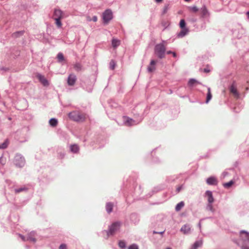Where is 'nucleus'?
Segmentation results:
<instances>
[{"label":"nucleus","mask_w":249,"mask_h":249,"mask_svg":"<svg viewBox=\"0 0 249 249\" xmlns=\"http://www.w3.org/2000/svg\"><path fill=\"white\" fill-rule=\"evenodd\" d=\"M70 118L76 122H83L86 119V114L78 112L73 111L69 114Z\"/></svg>","instance_id":"nucleus-1"},{"label":"nucleus","mask_w":249,"mask_h":249,"mask_svg":"<svg viewBox=\"0 0 249 249\" xmlns=\"http://www.w3.org/2000/svg\"><path fill=\"white\" fill-rule=\"evenodd\" d=\"M165 45L163 43H160L156 45L155 52L160 58H162L165 56Z\"/></svg>","instance_id":"nucleus-2"},{"label":"nucleus","mask_w":249,"mask_h":249,"mask_svg":"<svg viewBox=\"0 0 249 249\" xmlns=\"http://www.w3.org/2000/svg\"><path fill=\"white\" fill-rule=\"evenodd\" d=\"M102 18L104 24H107L113 18V14L110 9H107L102 15Z\"/></svg>","instance_id":"nucleus-3"},{"label":"nucleus","mask_w":249,"mask_h":249,"mask_svg":"<svg viewBox=\"0 0 249 249\" xmlns=\"http://www.w3.org/2000/svg\"><path fill=\"white\" fill-rule=\"evenodd\" d=\"M121 224L120 222H117L113 223L109 227L108 231H107V236L109 235H113L119 229Z\"/></svg>","instance_id":"nucleus-4"},{"label":"nucleus","mask_w":249,"mask_h":249,"mask_svg":"<svg viewBox=\"0 0 249 249\" xmlns=\"http://www.w3.org/2000/svg\"><path fill=\"white\" fill-rule=\"evenodd\" d=\"M15 164L19 167H22L25 163L24 158L20 155H17L15 157Z\"/></svg>","instance_id":"nucleus-5"},{"label":"nucleus","mask_w":249,"mask_h":249,"mask_svg":"<svg viewBox=\"0 0 249 249\" xmlns=\"http://www.w3.org/2000/svg\"><path fill=\"white\" fill-rule=\"evenodd\" d=\"M76 81V77L74 74H71L68 78V84L69 86H73Z\"/></svg>","instance_id":"nucleus-6"},{"label":"nucleus","mask_w":249,"mask_h":249,"mask_svg":"<svg viewBox=\"0 0 249 249\" xmlns=\"http://www.w3.org/2000/svg\"><path fill=\"white\" fill-rule=\"evenodd\" d=\"M230 91L236 98L239 97V93L237 90L236 86L233 83L230 88Z\"/></svg>","instance_id":"nucleus-7"},{"label":"nucleus","mask_w":249,"mask_h":249,"mask_svg":"<svg viewBox=\"0 0 249 249\" xmlns=\"http://www.w3.org/2000/svg\"><path fill=\"white\" fill-rule=\"evenodd\" d=\"M37 77L38 79L39 80V81L44 86H48L49 85V83L48 81V80L45 78V77L41 75V74H37Z\"/></svg>","instance_id":"nucleus-8"},{"label":"nucleus","mask_w":249,"mask_h":249,"mask_svg":"<svg viewBox=\"0 0 249 249\" xmlns=\"http://www.w3.org/2000/svg\"><path fill=\"white\" fill-rule=\"evenodd\" d=\"M63 18V12L59 9H55L53 15V19L62 18Z\"/></svg>","instance_id":"nucleus-9"},{"label":"nucleus","mask_w":249,"mask_h":249,"mask_svg":"<svg viewBox=\"0 0 249 249\" xmlns=\"http://www.w3.org/2000/svg\"><path fill=\"white\" fill-rule=\"evenodd\" d=\"M207 183L209 185H215L217 184V179L214 177H211L207 178L206 180Z\"/></svg>","instance_id":"nucleus-10"},{"label":"nucleus","mask_w":249,"mask_h":249,"mask_svg":"<svg viewBox=\"0 0 249 249\" xmlns=\"http://www.w3.org/2000/svg\"><path fill=\"white\" fill-rule=\"evenodd\" d=\"M180 231L184 234H188L191 231V227L189 225L185 224L181 228Z\"/></svg>","instance_id":"nucleus-11"},{"label":"nucleus","mask_w":249,"mask_h":249,"mask_svg":"<svg viewBox=\"0 0 249 249\" xmlns=\"http://www.w3.org/2000/svg\"><path fill=\"white\" fill-rule=\"evenodd\" d=\"M241 238L245 241L249 242V233L245 231L240 232Z\"/></svg>","instance_id":"nucleus-12"},{"label":"nucleus","mask_w":249,"mask_h":249,"mask_svg":"<svg viewBox=\"0 0 249 249\" xmlns=\"http://www.w3.org/2000/svg\"><path fill=\"white\" fill-rule=\"evenodd\" d=\"M200 13L202 17L203 18L208 17L210 15L209 11L205 6H203L201 8Z\"/></svg>","instance_id":"nucleus-13"},{"label":"nucleus","mask_w":249,"mask_h":249,"mask_svg":"<svg viewBox=\"0 0 249 249\" xmlns=\"http://www.w3.org/2000/svg\"><path fill=\"white\" fill-rule=\"evenodd\" d=\"M157 62L154 60H152L150 66L148 67V71L150 72L154 71L156 70L155 65Z\"/></svg>","instance_id":"nucleus-14"},{"label":"nucleus","mask_w":249,"mask_h":249,"mask_svg":"<svg viewBox=\"0 0 249 249\" xmlns=\"http://www.w3.org/2000/svg\"><path fill=\"white\" fill-rule=\"evenodd\" d=\"M205 195L208 197V201L209 203H212L214 201V198L213 196V194L211 191H207L206 192Z\"/></svg>","instance_id":"nucleus-15"},{"label":"nucleus","mask_w":249,"mask_h":249,"mask_svg":"<svg viewBox=\"0 0 249 249\" xmlns=\"http://www.w3.org/2000/svg\"><path fill=\"white\" fill-rule=\"evenodd\" d=\"M123 119L124 124L127 126L132 125L134 123V121L132 119L125 116L123 117Z\"/></svg>","instance_id":"nucleus-16"},{"label":"nucleus","mask_w":249,"mask_h":249,"mask_svg":"<svg viewBox=\"0 0 249 249\" xmlns=\"http://www.w3.org/2000/svg\"><path fill=\"white\" fill-rule=\"evenodd\" d=\"M189 32L188 28H181V31L178 34V37H182L187 34Z\"/></svg>","instance_id":"nucleus-17"},{"label":"nucleus","mask_w":249,"mask_h":249,"mask_svg":"<svg viewBox=\"0 0 249 249\" xmlns=\"http://www.w3.org/2000/svg\"><path fill=\"white\" fill-rule=\"evenodd\" d=\"M203 242L202 240L196 241L190 249H197L198 248L201 247Z\"/></svg>","instance_id":"nucleus-18"},{"label":"nucleus","mask_w":249,"mask_h":249,"mask_svg":"<svg viewBox=\"0 0 249 249\" xmlns=\"http://www.w3.org/2000/svg\"><path fill=\"white\" fill-rule=\"evenodd\" d=\"M71 151L74 153H78L79 150V147L77 144H72L70 146Z\"/></svg>","instance_id":"nucleus-19"},{"label":"nucleus","mask_w":249,"mask_h":249,"mask_svg":"<svg viewBox=\"0 0 249 249\" xmlns=\"http://www.w3.org/2000/svg\"><path fill=\"white\" fill-rule=\"evenodd\" d=\"M120 45V40L116 38H113L112 40V46L114 48H116L117 47Z\"/></svg>","instance_id":"nucleus-20"},{"label":"nucleus","mask_w":249,"mask_h":249,"mask_svg":"<svg viewBox=\"0 0 249 249\" xmlns=\"http://www.w3.org/2000/svg\"><path fill=\"white\" fill-rule=\"evenodd\" d=\"M113 205L112 203L109 202L106 204V210L108 213H110L112 211Z\"/></svg>","instance_id":"nucleus-21"},{"label":"nucleus","mask_w":249,"mask_h":249,"mask_svg":"<svg viewBox=\"0 0 249 249\" xmlns=\"http://www.w3.org/2000/svg\"><path fill=\"white\" fill-rule=\"evenodd\" d=\"M212 94L211 93V89L210 88H208L206 103H208L211 100V99H212Z\"/></svg>","instance_id":"nucleus-22"},{"label":"nucleus","mask_w":249,"mask_h":249,"mask_svg":"<svg viewBox=\"0 0 249 249\" xmlns=\"http://www.w3.org/2000/svg\"><path fill=\"white\" fill-rule=\"evenodd\" d=\"M200 84V83L195 79H191L188 82V85L190 87H193L195 84Z\"/></svg>","instance_id":"nucleus-23"},{"label":"nucleus","mask_w":249,"mask_h":249,"mask_svg":"<svg viewBox=\"0 0 249 249\" xmlns=\"http://www.w3.org/2000/svg\"><path fill=\"white\" fill-rule=\"evenodd\" d=\"M184 206V203L181 201L178 203L176 207V210L177 211H179Z\"/></svg>","instance_id":"nucleus-24"},{"label":"nucleus","mask_w":249,"mask_h":249,"mask_svg":"<svg viewBox=\"0 0 249 249\" xmlns=\"http://www.w3.org/2000/svg\"><path fill=\"white\" fill-rule=\"evenodd\" d=\"M49 123L51 126L54 127L57 125L58 122L56 119L52 118L50 120Z\"/></svg>","instance_id":"nucleus-25"},{"label":"nucleus","mask_w":249,"mask_h":249,"mask_svg":"<svg viewBox=\"0 0 249 249\" xmlns=\"http://www.w3.org/2000/svg\"><path fill=\"white\" fill-rule=\"evenodd\" d=\"M74 69L76 71H80L82 69V65L79 63H76L73 65Z\"/></svg>","instance_id":"nucleus-26"},{"label":"nucleus","mask_w":249,"mask_h":249,"mask_svg":"<svg viewBox=\"0 0 249 249\" xmlns=\"http://www.w3.org/2000/svg\"><path fill=\"white\" fill-rule=\"evenodd\" d=\"M9 144V141L6 140L2 144H0V149H5L7 148Z\"/></svg>","instance_id":"nucleus-27"},{"label":"nucleus","mask_w":249,"mask_h":249,"mask_svg":"<svg viewBox=\"0 0 249 249\" xmlns=\"http://www.w3.org/2000/svg\"><path fill=\"white\" fill-rule=\"evenodd\" d=\"M234 182L233 180H231L228 182L224 183L223 186L226 188H229L234 184Z\"/></svg>","instance_id":"nucleus-28"},{"label":"nucleus","mask_w":249,"mask_h":249,"mask_svg":"<svg viewBox=\"0 0 249 249\" xmlns=\"http://www.w3.org/2000/svg\"><path fill=\"white\" fill-rule=\"evenodd\" d=\"M28 189L25 187H21L20 188L16 189L15 190L16 193H19L21 192L27 191Z\"/></svg>","instance_id":"nucleus-29"},{"label":"nucleus","mask_w":249,"mask_h":249,"mask_svg":"<svg viewBox=\"0 0 249 249\" xmlns=\"http://www.w3.org/2000/svg\"><path fill=\"white\" fill-rule=\"evenodd\" d=\"M189 10L190 12H193V13H196L198 11V9L196 6H191L189 7Z\"/></svg>","instance_id":"nucleus-30"},{"label":"nucleus","mask_w":249,"mask_h":249,"mask_svg":"<svg viewBox=\"0 0 249 249\" xmlns=\"http://www.w3.org/2000/svg\"><path fill=\"white\" fill-rule=\"evenodd\" d=\"M57 58L59 62L62 61L64 60L63 54L61 53H58Z\"/></svg>","instance_id":"nucleus-31"},{"label":"nucleus","mask_w":249,"mask_h":249,"mask_svg":"<svg viewBox=\"0 0 249 249\" xmlns=\"http://www.w3.org/2000/svg\"><path fill=\"white\" fill-rule=\"evenodd\" d=\"M32 234L34 236V233H30L28 235V236L27 237V240H30V241H32L33 242H35L36 241V239H35V238L32 237L31 236V235H32Z\"/></svg>","instance_id":"nucleus-32"},{"label":"nucleus","mask_w":249,"mask_h":249,"mask_svg":"<svg viewBox=\"0 0 249 249\" xmlns=\"http://www.w3.org/2000/svg\"><path fill=\"white\" fill-rule=\"evenodd\" d=\"M61 18H56L54 19L55 20V24L58 28H60L62 26V23L60 21Z\"/></svg>","instance_id":"nucleus-33"},{"label":"nucleus","mask_w":249,"mask_h":249,"mask_svg":"<svg viewBox=\"0 0 249 249\" xmlns=\"http://www.w3.org/2000/svg\"><path fill=\"white\" fill-rule=\"evenodd\" d=\"M185 22L184 19H181L179 23V26L181 28H186L185 27Z\"/></svg>","instance_id":"nucleus-34"},{"label":"nucleus","mask_w":249,"mask_h":249,"mask_svg":"<svg viewBox=\"0 0 249 249\" xmlns=\"http://www.w3.org/2000/svg\"><path fill=\"white\" fill-rule=\"evenodd\" d=\"M119 246L122 249H124L125 247V243L124 241H120L119 242Z\"/></svg>","instance_id":"nucleus-35"},{"label":"nucleus","mask_w":249,"mask_h":249,"mask_svg":"<svg viewBox=\"0 0 249 249\" xmlns=\"http://www.w3.org/2000/svg\"><path fill=\"white\" fill-rule=\"evenodd\" d=\"M115 66V63L114 61L111 60L110 62V67L112 70H113Z\"/></svg>","instance_id":"nucleus-36"},{"label":"nucleus","mask_w":249,"mask_h":249,"mask_svg":"<svg viewBox=\"0 0 249 249\" xmlns=\"http://www.w3.org/2000/svg\"><path fill=\"white\" fill-rule=\"evenodd\" d=\"M128 249H138V247L136 245L133 244L129 247Z\"/></svg>","instance_id":"nucleus-37"},{"label":"nucleus","mask_w":249,"mask_h":249,"mask_svg":"<svg viewBox=\"0 0 249 249\" xmlns=\"http://www.w3.org/2000/svg\"><path fill=\"white\" fill-rule=\"evenodd\" d=\"M59 249H67V245L66 244H62L59 246Z\"/></svg>","instance_id":"nucleus-38"},{"label":"nucleus","mask_w":249,"mask_h":249,"mask_svg":"<svg viewBox=\"0 0 249 249\" xmlns=\"http://www.w3.org/2000/svg\"><path fill=\"white\" fill-rule=\"evenodd\" d=\"M207 208L210 211H213V207L212 203H209L207 206Z\"/></svg>","instance_id":"nucleus-39"},{"label":"nucleus","mask_w":249,"mask_h":249,"mask_svg":"<svg viewBox=\"0 0 249 249\" xmlns=\"http://www.w3.org/2000/svg\"><path fill=\"white\" fill-rule=\"evenodd\" d=\"M168 6H165L164 8L163 14H165L167 12V11H168Z\"/></svg>","instance_id":"nucleus-40"},{"label":"nucleus","mask_w":249,"mask_h":249,"mask_svg":"<svg viewBox=\"0 0 249 249\" xmlns=\"http://www.w3.org/2000/svg\"><path fill=\"white\" fill-rule=\"evenodd\" d=\"M203 71L206 73H208L210 71V70L208 68H206L204 69Z\"/></svg>","instance_id":"nucleus-41"},{"label":"nucleus","mask_w":249,"mask_h":249,"mask_svg":"<svg viewBox=\"0 0 249 249\" xmlns=\"http://www.w3.org/2000/svg\"><path fill=\"white\" fill-rule=\"evenodd\" d=\"M97 17L96 16H94L92 18V20L94 22H96L97 21Z\"/></svg>","instance_id":"nucleus-42"},{"label":"nucleus","mask_w":249,"mask_h":249,"mask_svg":"<svg viewBox=\"0 0 249 249\" xmlns=\"http://www.w3.org/2000/svg\"><path fill=\"white\" fill-rule=\"evenodd\" d=\"M241 249H249V247L247 246H243L241 247Z\"/></svg>","instance_id":"nucleus-43"},{"label":"nucleus","mask_w":249,"mask_h":249,"mask_svg":"<svg viewBox=\"0 0 249 249\" xmlns=\"http://www.w3.org/2000/svg\"><path fill=\"white\" fill-rule=\"evenodd\" d=\"M20 237L21 238V239L23 240V241H25V239L24 238V236H22V235H20Z\"/></svg>","instance_id":"nucleus-44"},{"label":"nucleus","mask_w":249,"mask_h":249,"mask_svg":"<svg viewBox=\"0 0 249 249\" xmlns=\"http://www.w3.org/2000/svg\"><path fill=\"white\" fill-rule=\"evenodd\" d=\"M172 54L174 57H176L177 56V54L173 52Z\"/></svg>","instance_id":"nucleus-45"},{"label":"nucleus","mask_w":249,"mask_h":249,"mask_svg":"<svg viewBox=\"0 0 249 249\" xmlns=\"http://www.w3.org/2000/svg\"><path fill=\"white\" fill-rule=\"evenodd\" d=\"M173 53V52H171V51H168V52H167V54H171V53Z\"/></svg>","instance_id":"nucleus-46"},{"label":"nucleus","mask_w":249,"mask_h":249,"mask_svg":"<svg viewBox=\"0 0 249 249\" xmlns=\"http://www.w3.org/2000/svg\"><path fill=\"white\" fill-rule=\"evenodd\" d=\"M156 0V1L157 2H161L163 0Z\"/></svg>","instance_id":"nucleus-47"},{"label":"nucleus","mask_w":249,"mask_h":249,"mask_svg":"<svg viewBox=\"0 0 249 249\" xmlns=\"http://www.w3.org/2000/svg\"><path fill=\"white\" fill-rule=\"evenodd\" d=\"M247 15L248 16V17H249V12H248L247 13Z\"/></svg>","instance_id":"nucleus-48"},{"label":"nucleus","mask_w":249,"mask_h":249,"mask_svg":"<svg viewBox=\"0 0 249 249\" xmlns=\"http://www.w3.org/2000/svg\"><path fill=\"white\" fill-rule=\"evenodd\" d=\"M185 0V1H189L190 0Z\"/></svg>","instance_id":"nucleus-49"},{"label":"nucleus","mask_w":249,"mask_h":249,"mask_svg":"<svg viewBox=\"0 0 249 249\" xmlns=\"http://www.w3.org/2000/svg\"><path fill=\"white\" fill-rule=\"evenodd\" d=\"M166 249H171V248H167Z\"/></svg>","instance_id":"nucleus-50"},{"label":"nucleus","mask_w":249,"mask_h":249,"mask_svg":"<svg viewBox=\"0 0 249 249\" xmlns=\"http://www.w3.org/2000/svg\"><path fill=\"white\" fill-rule=\"evenodd\" d=\"M163 232H164V231H162V232H160V233L162 234Z\"/></svg>","instance_id":"nucleus-51"}]
</instances>
